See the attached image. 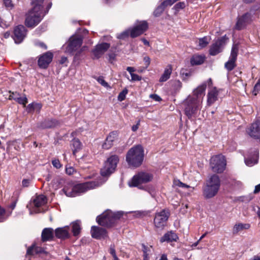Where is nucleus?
<instances>
[{"instance_id": "f257e3e1", "label": "nucleus", "mask_w": 260, "mask_h": 260, "mask_svg": "<svg viewBox=\"0 0 260 260\" xmlns=\"http://www.w3.org/2000/svg\"><path fill=\"white\" fill-rule=\"evenodd\" d=\"M206 88L205 83L199 85L193 90L192 95H188L183 101L185 114L188 119L195 116L201 110Z\"/></svg>"}, {"instance_id": "f03ea898", "label": "nucleus", "mask_w": 260, "mask_h": 260, "mask_svg": "<svg viewBox=\"0 0 260 260\" xmlns=\"http://www.w3.org/2000/svg\"><path fill=\"white\" fill-rule=\"evenodd\" d=\"M44 0H31L32 6L26 15L25 24L28 27H34L37 25L44 17L43 2Z\"/></svg>"}, {"instance_id": "7ed1b4c3", "label": "nucleus", "mask_w": 260, "mask_h": 260, "mask_svg": "<svg viewBox=\"0 0 260 260\" xmlns=\"http://www.w3.org/2000/svg\"><path fill=\"white\" fill-rule=\"evenodd\" d=\"M144 149L141 145L132 147L127 152L126 161L129 166L137 168L141 165L144 159Z\"/></svg>"}, {"instance_id": "20e7f679", "label": "nucleus", "mask_w": 260, "mask_h": 260, "mask_svg": "<svg viewBox=\"0 0 260 260\" xmlns=\"http://www.w3.org/2000/svg\"><path fill=\"white\" fill-rule=\"evenodd\" d=\"M124 214V212L121 211L113 212L111 210H107L97 217L96 221L102 226L110 227L114 224L117 220L120 219Z\"/></svg>"}, {"instance_id": "39448f33", "label": "nucleus", "mask_w": 260, "mask_h": 260, "mask_svg": "<svg viewBox=\"0 0 260 260\" xmlns=\"http://www.w3.org/2000/svg\"><path fill=\"white\" fill-rule=\"evenodd\" d=\"M226 163L225 157L221 154L213 156L210 161V166L214 172L222 173L226 167Z\"/></svg>"}, {"instance_id": "423d86ee", "label": "nucleus", "mask_w": 260, "mask_h": 260, "mask_svg": "<svg viewBox=\"0 0 260 260\" xmlns=\"http://www.w3.org/2000/svg\"><path fill=\"white\" fill-rule=\"evenodd\" d=\"M118 161L119 157L117 155H113L109 157L105 162L104 166L101 170V175L107 176L113 173Z\"/></svg>"}, {"instance_id": "0eeeda50", "label": "nucleus", "mask_w": 260, "mask_h": 260, "mask_svg": "<svg viewBox=\"0 0 260 260\" xmlns=\"http://www.w3.org/2000/svg\"><path fill=\"white\" fill-rule=\"evenodd\" d=\"M153 176L147 172H141L135 175L128 182L130 187H137L142 183H147L152 180Z\"/></svg>"}, {"instance_id": "6e6552de", "label": "nucleus", "mask_w": 260, "mask_h": 260, "mask_svg": "<svg viewBox=\"0 0 260 260\" xmlns=\"http://www.w3.org/2000/svg\"><path fill=\"white\" fill-rule=\"evenodd\" d=\"M83 40L81 36H72L67 45L63 46L66 53L72 54L77 50L81 46Z\"/></svg>"}, {"instance_id": "1a4fd4ad", "label": "nucleus", "mask_w": 260, "mask_h": 260, "mask_svg": "<svg viewBox=\"0 0 260 260\" xmlns=\"http://www.w3.org/2000/svg\"><path fill=\"white\" fill-rule=\"evenodd\" d=\"M170 216V212L167 209H163L155 214L154 224L155 228L162 229L166 225L167 221Z\"/></svg>"}, {"instance_id": "9d476101", "label": "nucleus", "mask_w": 260, "mask_h": 260, "mask_svg": "<svg viewBox=\"0 0 260 260\" xmlns=\"http://www.w3.org/2000/svg\"><path fill=\"white\" fill-rule=\"evenodd\" d=\"M101 184L97 181H92L86 182L83 183H80L74 185V189L76 192V196L84 193L88 190L93 189L99 186Z\"/></svg>"}, {"instance_id": "9b49d317", "label": "nucleus", "mask_w": 260, "mask_h": 260, "mask_svg": "<svg viewBox=\"0 0 260 260\" xmlns=\"http://www.w3.org/2000/svg\"><path fill=\"white\" fill-rule=\"evenodd\" d=\"M238 51V45L236 44H233L229 60L224 64L225 68L229 72L232 71L236 67V61L237 60Z\"/></svg>"}, {"instance_id": "f8f14e48", "label": "nucleus", "mask_w": 260, "mask_h": 260, "mask_svg": "<svg viewBox=\"0 0 260 260\" xmlns=\"http://www.w3.org/2000/svg\"><path fill=\"white\" fill-rule=\"evenodd\" d=\"M110 44L108 43H101L98 44L92 50L93 59H99L109 49Z\"/></svg>"}, {"instance_id": "ddd939ff", "label": "nucleus", "mask_w": 260, "mask_h": 260, "mask_svg": "<svg viewBox=\"0 0 260 260\" xmlns=\"http://www.w3.org/2000/svg\"><path fill=\"white\" fill-rule=\"evenodd\" d=\"M26 35V29L22 25H19L15 27L14 30L13 39L17 44L21 43Z\"/></svg>"}, {"instance_id": "4468645a", "label": "nucleus", "mask_w": 260, "mask_h": 260, "mask_svg": "<svg viewBox=\"0 0 260 260\" xmlns=\"http://www.w3.org/2000/svg\"><path fill=\"white\" fill-rule=\"evenodd\" d=\"M53 55L50 51L47 52L41 55L38 60L39 67L41 69H46L52 61Z\"/></svg>"}, {"instance_id": "2eb2a0df", "label": "nucleus", "mask_w": 260, "mask_h": 260, "mask_svg": "<svg viewBox=\"0 0 260 260\" xmlns=\"http://www.w3.org/2000/svg\"><path fill=\"white\" fill-rule=\"evenodd\" d=\"M148 28L146 21L141 22L138 25L132 29H129L131 37L135 38L142 34Z\"/></svg>"}, {"instance_id": "dca6fc26", "label": "nucleus", "mask_w": 260, "mask_h": 260, "mask_svg": "<svg viewBox=\"0 0 260 260\" xmlns=\"http://www.w3.org/2000/svg\"><path fill=\"white\" fill-rule=\"evenodd\" d=\"M118 138V132L117 131H112L107 136L105 142L103 144L102 147L104 149H109L113 145V143L117 140Z\"/></svg>"}, {"instance_id": "f3484780", "label": "nucleus", "mask_w": 260, "mask_h": 260, "mask_svg": "<svg viewBox=\"0 0 260 260\" xmlns=\"http://www.w3.org/2000/svg\"><path fill=\"white\" fill-rule=\"evenodd\" d=\"M91 235L92 238L96 239H105L108 237L107 232L105 229L96 226L91 227Z\"/></svg>"}, {"instance_id": "a211bd4d", "label": "nucleus", "mask_w": 260, "mask_h": 260, "mask_svg": "<svg viewBox=\"0 0 260 260\" xmlns=\"http://www.w3.org/2000/svg\"><path fill=\"white\" fill-rule=\"evenodd\" d=\"M247 132L250 137L260 139V121L257 120L253 123L247 129Z\"/></svg>"}, {"instance_id": "6ab92c4d", "label": "nucleus", "mask_w": 260, "mask_h": 260, "mask_svg": "<svg viewBox=\"0 0 260 260\" xmlns=\"http://www.w3.org/2000/svg\"><path fill=\"white\" fill-rule=\"evenodd\" d=\"M251 20V15L249 13H246L238 19L235 25V29L241 30Z\"/></svg>"}, {"instance_id": "aec40b11", "label": "nucleus", "mask_w": 260, "mask_h": 260, "mask_svg": "<svg viewBox=\"0 0 260 260\" xmlns=\"http://www.w3.org/2000/svg\"><path fill=\"white\" fill-rule=\"evenodd\" d=\"M224 45L223 39L217 40L210 47L209 50L210 54L211 55H216L222 50Z\"/></svg>"}, {"instance_id": "412c9836", "label": "nucleus", "mask_w": 260, "mask_h": 260, "mask_svg": "<svg viewBox=\"0 0 260 260\" xmlns=\"http://www.w3.org/2000/svg\"><path fill=\"white\" fill-rule=\"evenodd\" d=\"M46 202L47 199L45 196L41 194L37 196L34 200V204L36 208L34 209L33 211H30V214H31L33 213H37L41 212V210L37 208L43 206L46 203Z\"/></svg>"}, {"instance_id": "4be33fe9", "label": "nucleus", "mask_w": 260, "mask_h": 260, "mask_svg": "<svg viewBox=\"0 0 260 260\" xmlns=\"http://www.w3.org/2000/svg\"><path fill=\"white\" fill-rule=\"evenodd\" d=\"M219 90L215 87L209 89L207 94V105L210 106L218 100Z\"/></svg>"}, {"instance_id": "5701e85b", "label": "nucleus", "mask_w": 260, "mask_h": 260, "mask_svg": "<svg viewBox=\"0 0 260 260\" xmlns=\"http://www.w3.org/2000/svg\"><path fill=\"white\" fill-rule=\"evenodd\" d=\"M218 191L215 188L206 184L203 189V194L205 199H211L215 197Z\"/></svg>"}, {"instance_id": "b1692460", "label": "nucleus", "mask_w": 260, "mask_h": 260, "mask_svg": "<svg viewBox=\"0 0 260 260\" xmlns=\"http://www.w3.org/2000/svg\"><path fill=\"white\" fill-rule=\"evenodd\" d=\"M178 239V237L177 234L171 231L166 233L160 239V242L163 243L165 242H172L173 241H177Z\"/></svg>"}, {"instance_id": "393cba45", "label": "nucleus", "mask_w": 260, "mask_h": 260, "mask_svg": "<svg viewBox=\"0 0 260 260\" xmlns=\"http://www.w3.org/2000/svg\"><path fill=\"white\" fill-rule=\"evenodd\" d=\"M206 184L219 190L220 186V180L218 175H212L206 182Z\"/></svg>"}, {"instance_id": "a878e982", "label": "nucleus", "mask_w": 260, "mask_h": 260, "mask_svg": "<svg viewBox=\"0 0 260 260\" xmlns=\"http://www.w3.org/2000/svg\"><path fill=\"white\" fill-rule=\"evenodd\" d=\"M59 124L58 121L54 119L45 120L40 124V127L41 128H50L58 126Z\"/></svg>"}, {"instance_id": "bb28decb", "label": "nucleus", "mask_w": 260, "mask_h": 260, "mask_svg": "<svg viewBox=\"0 0 260 260\" xmlns=\"http://www.w3.org/2000/svg\"><path fill=\"white\" fill-rule=\"evenodd\" d=\"M41 237L43 242L52 240L53 238V229L50 228H45L42 232Z\"/></svg>"}, {"instance_id": "cd10ccee", "label": "nucleus", "mask_w": 260, "mask_h": 260, "mask_svg": "<svg viewBox=\"0 0 260 260\" xmlns=\"http://www.w3.org/2000/svg\"><path fill=\"white\" fill-rule=\"evenodd\" d=\"M68 228H58L55 230V236L59 239H66L69 237Z\"/></svg>"}, {"instance_id": "c85d7f7f", "label": "nucleus", "mask_w": 260, "mask_h": 260, "mask_svg": "<svg viewBox=\"0 0 260 260\" xmlns=\"http://www.w3.org/2000/svg\"><path fill=\"white\" fill-rule=\"evenodd\" d=\"M172 67L171 65L169 64L165 68L164 72L159 78V81L160 82H164L167 81L171 76L172 73Z\"/></svg>"}, {"instance_id": "c756f323", "label": "nucleus", "mask_w": 260, "mask_h": 260, "mask_svg": "<svg viewBox=\"0 0 260 260\" xmlns=\"http://www.w3.org/2000/svg\"><path fill=\"white\" fill-rule=\"evenodd\" d=\"M205 59V57L203 55L194 54L190 59V63L192 66L200 65L202 64Z\"/></svg>"}, {"instance_id": "7c9ffc66", "label": "nucleus", "mask_w": 260, "mask_h": 260, "mask_svg": "<svg viewBox=\"0 0 260 260\" xmlns=\"http://www.w3.org/2000/svg\"><path fill=\"white\" fill-rule=\"evenodd\" d=\"M62 191L64 194L69 197H76V193L74 189V186L72 185H69L65 186L62 189Z\"/></svg>"}, {"instance_id": "2f4dec72", "label": "nucleus", "mask_w": 260, "mask_h": 260, "mask_svg": "<svg viewBox=\"0 0 260 260\" xmlns=\"http://www.w3.org/2000/svg\"><path fill=\"white\" fill-rule=\"evenodd\" d=\"M250 225L249 223H240L236 224L233 229V234H237L238 232L243 230L249 229Z\"/></svg>"}, {"instance_id": "473e14b6", "label": "nucleus", "mask_w": 260, "mask_h": 260, "mask_svg": "<svg viewBox=\"0 0 260 260\" xmlns=\"http://www.w3.org/2000/svg\"><path fill=\"white\" fill-rule=\"evenodd\" d=\"M72 231L74 236H77L80 233L81 228V222L79 220H76L72 223Z\"/></svg>"}, {"instance_id": "72a5a7b5", "label": "nucleus", "mask_w": 260, "mask_h": 260, "mask_svg": "<svg viewBox=\"0 0 260 260\" xmlns=\"http://www.w3.org/2000/svg\"><path fill=\"white\" fill-rule=\"evenodd\" d=\"M44 252V248L36 246L35 245H32L31 247L28 248L27 250V254H34V253H42Z\"/></svg>"}, {"instance_id": "f704fd0d", "label": "nucleus", "mask_w": 260, "mask_h": 260, "mask_svg": "<svg viewBox=\"0 0 260 260\" xmlns=\"http://www.w3.org/2000/svg\"><path fill=\"white\" fill-rule=\"evenodd\" d=\"M73 146V153L75 155L76 153L82 148V143L78 139H73L72 141Z\"/></svg>"}, {"instance_id": "c9c22d12", "label": "nucleus", "mask_w": 260, "mask_h": 260, "mask_svg": "<svg viewBox=\"0 0 260 260\" xmlns=\"http://www.w3.org/2000/svg\"><path fill=\"white\" fill-rule=\"evenodd\" d=\"M165 8L163 6V5L161 4L159 6H158L156 9L154 10L153 14L155 17L159 16L162 13L164 12Z\"/></svg>"}, {"instance_id": "e433bc0d", "label": "nucleus", "mask_w": 260, "mask_h": 260, "mask_svg": "<svg viewBox=\"0 0 260 260\" xmlns=\"http://www.w3.org/2000/svg\"><path fill=\"white\" fill-rule=\"evenodd\" d=\"M128 93V90L126 88L124 89L122 91H121L118 95V100L120 102L123 101L126 97V95Z\"/></svg>"}, {"instance_id": "4c0bfd02", "label": "nucleus", "mask_w": 260, "mask_h": 260, "mask_svg": "<svg viewBox=\"0 0 260 260\" xmlns=\"http://www.w3.org/2000/svg\"><path fill=\"white\" fill-rule=\"evenodd\" d=\"M208 44L207 37L200 38L199 40V46L201 48L205 47Z\"/></svg>"}, {"instance_id": "58836bf2", "label": "nucleus", "mask_w": 260, "mask_h": 260, "mask_svg": "<svg viewBox=\"0 0 260 260\" xmlns=\"http://www.w3.org/2000/svg\"><path fill=\"white\" fill-rule=\"evenodd\" d=\"M14 100L17 102L19 104H22L24 106H25L27 103V99L25 96L23 97H20L19 96L18 98L15 97Z\"/></svg>"}, {"instance_id": "ea45409f", "label": "nucleus", "mask_w": 260, "mask_h": 260, "mask_svg": "<svg viewBox=\"0 0 260 260\" xmlns=\"http://www.w3.org/2000/svg\"><path fill=\"white\" fill-rule=\"evenodd\" d=\"M257 159H253L251 158H245V163L247 166H252L253 165L257 164Z\"/></svg>"}, {"instance_id": "a19ab883", "label": "nucleus", "mask_w": 260, "mask_h": 260, "mask_svg": "<svg viewBox=\"0 0 260 260\" xmlns=\"http://www.w3.org/2000/svg\"><path fill=\"white\" fill-rule=\"evenodd\" d=\"M185 7V3L183 2H180L177 3L174 6V9L176 11H179L181 9H183Z\"/></svg>"}, {"instance_id": "79ce46f5", "label": "nucleus", "mask_w": 260, "mask_h": 260, "mask_svg": "<svg viewBox=\"0 0 260 260\" xmlns=\"http://www.w3.org/2000/svg\"><path fill=\"white\" fill-rule=\"evenodd\" d=\"M259 91H260V80L258 79L257 83L254 85L252 92L254 95H256L258 94V93Z\"/></svg>"}, {"instance_id": "37998d69", "label": "nucleus", "mask_w": 260, "mask_h": 260, "mask_svg": "<svg viewBox=\"0 0 260 260\" xmlns=\"http://www.w3.org/2000/svg\"><path fill=\"white\" fill-rule=\"evenodd\" d=\"M130 33L129 30H126L120 33L117 36V38L119 39H124L125 38L127 37L128 36L129 34Z\"/></svg>"}, {"instance_id": "c03bdc74", "label": "nucleus", "mask_w": 260, "mask_h": 260, "mask_svg": "<svg viewBox=\"0 0 260 260\" xmlns=\"http://www.w3.org/2000/svg\"><path fill=\"white\" fill-rule=\"evenodd\" d=\"M143 256H144V260H148L149 257L148 255L149 253H148V248L145 246L144 245H143Z\"/></svg>"}, {"instance_id": "a18cd8bd", "label": "nucleus", "mask_w": 260, "mask_h": 260, "mask_svg": "<svg viewBox=\"0 0 260 260\" xmlns=\"http://www.w3.org/2000/svg\"><path fill=\"white\" fill-rule=\"evenodd\" d=\"M176 2V0H166L164 1L161 4L163 6L166 8L167 6H172L175 2Z\"/></svg>"}, {"instance_id": "49530a36", "label": "nucleus", "mask_w": 260, "mask_h": 260, "mask_svg": "<svg viewBox=\"0 0 260 260\" xmlns=\"http://www.w3.org/2000/svg\"><path fill=\"white\" fill-rule=\"evenodd\" d=\"M52 164L53 166L54 167L59 169L61 167V165L58 159H55L52 160Z\"/></svg>"}, {"instance_id": "de8ad7c7", "label": "nucleus", "mask_w": 260, "mask_h": 260, "mask_svg": "<svg viewBox=\"0 0 260 260\" xmlns=\"http://www.w3.org/2000/svg\"><path fill=\"white\" fill-rule=\"evenodd\" d=\"M174 183L176 185L180 187H186V188H189V186L188 185L182 183L180 180H176L174 181Z\"/></svg>"}, {"instance_id": "09e8293b", "label": "nucleus", "mask_w": 260, "mask_h": 260, "mask_svg": "<svg viewBox=\"0 0 260 260\" xmlns=\"http://www.w3.org/2000/svg\"><path fill=\"white\" fill-rule=\"evenodd\" d=\"M97 81L100 84H101L103 86H104V87L108 86V83L105 81V80L104 79V78L103 77H99L97 79Z\"/></svg>"}, {"instance_id": "8fccbe9b", "label": "nucleus", "mask_w": 260, "mask_h": 260, "mask_svg": "<svg viewBox=\"0 0 260 260\" xmlns=\"http://www.w3.org/2000/svg\"><path fill=\"white\" fill-rule=\"evenodd\" d=\"M4 4L8 8L12 9L13 7V4L11 0H4Z\"/></svg>"}, {"instance_id": "3c124183", "label": "nucleus", "mask_w": 260, "mask_h": 260, "mask_svg": "<svg viewBox=\"0 0 260 260\" xmlns=\"http://www.w3.org/2000/svg\"><path fill=\"white\" fill-rule=\"evenodd\" d=\"M131 81H140L142 79L141 77L139 76L137 74L133 73V74L131 75Z\"/></svg>"}, {"instance_id": "603ef678", "label": "nucleus", "mask_w": 260, "mask_h": 260, "mask_svg": "<svg viewBox=\"0 0 260 260\" xmlns=\"http://www.w3.org/2000/svg\"><path fill=\"white\" fill-rule=\"evenodd\" d=\"M10 92V94L9 96V100H14V98L15 97V98H18L19 96H20V94L18 93V92Z\"/></svg>"}, {"instance_id": "864d4df0", "label": "nucleus", "mask_w": 260, "mask_h": 260, "mask_svg": "<svg viewBox=\"0 0 260 260\" xmlns=\"http://www.w3.org/2000/svg\"><path fill=\"white\" fill-rule=\"evenodd\" d=\"M109 253L112 255L113 257L116 255V251L115 249V245L114 244L110 245Z\"/></svg>"}, {"instance_id": "5fc2aeb1", "label": "nucleus", "mask_w": 260, "mask_h": 260, "mask_svg": "<svg viewBox=\"0 0 260 260\" xmlns=\"http://www.w3.org/2000/svg\"><path fill=\"white\" fill-rule=\"evenodd\" d=\"M150 98L155 101L159 102L161 100V98L156 94H151L150 95Z\"/></svg>"}, {"instance_id": "6e6d98bb", "label": "nucleus", "mask_w": 260, "mask_h": 260, "mask_svg": "<svg viewBox=\"0 0 260 260\" xmlns=\"http://www.w3.org/2000/svg\"><path fill=\"white\" fill-rule=\"evenodd\" d=\"M35 104L31 103L28 105L26 107V110L28 112H31L35 110Z\"/></svg>"}, {"instance_id": "4d7b16f0", "label": "nucleus", "mask_w": 260, "mask_h": 260, "mask_svg": "<svg viewBox=\"0 0 260 260\" xmlns=\"http://www.w3.org/2000/svg\"><path fill=\"white\" fill-rule=\"evenodd\" d=\"M143 60L146 67L147 68L150 63V58L147 56H145L143 58Z\"/></svg>"}, {"instance_id": "13d9d810", "label": "nucleus", "mask_w": 260, "mask_h": 260, "mask_svg": "<svg viewBox=\"0 0 260 260\" xmlns=\"http://www.w3.org/2000/svg\"><path fill=\"white\" fill-rule=\"evenodd\" d=\"M174 86L176 89L180 90L182 87V83L179 80L176 81Z\"/></svg>"}, {"instance_id": "bf43d9fd", "label": "nucleus", "mask_w": 260, "mask_h": 260, "mask_svg": "<svg viewBox=\"0 0 260 260\" xmlns=\"http://www.w3.org/2000/svg\"><path fill=\"white\" fill-rule=\"evenodd\" d=\"M140 124V120H138L136 124L133 125V126L132 127V130L133 132H136L138 130V129L139 128Z\"/></svg>"}, {"instance_id": "052dcab7", "label": "nucleus", "mask_w": 260, "mask_h": 260, "mask_svg": "<svg viewBox=\"0 0 260 260\" xmlns=\"http://www.w3.org/2000/svg\"><path fill=\"white\" fill-rule=\"evenodd\" d=\"M30 183V180L28 179H23L22 181V186L24 187H27Z\"/></svg>"}, {"instance_id": "680f3d73", "label": "nucleus", "mask_w": 260, "mask_h": 260, "mask_svg": "<svg viewBox=\"0 0 260 260\" xmlns=\"http://www.w3.org/2000/svg\"><path fill=\"white\" fill-rule=\"evenodd\" d=\"M74 172V169L73 167H69L66 168V173L69 175H72Z\"/></svg>"}, {"instance_id": "e2e57ef3", "label": "nucleus", "mask_w": 260, "mask_h": 260, "mask_svg": "<svg viewBox=\"0 0 260 260\" xmlns=\"http://www.w3.org/2000/svg\"><path fill=\"white\" fill-rule=\"evenodd\" d=\"M253 209V210L256 212V214L260 218V208L258 206H254Z\"/></svg>"}, {"instance_id": "0e129e2a", "label": "nucleus", "mask_w": 260, "mask_h": 260, "mask_svg": "<svg viewBox=\"0 0 260 260\" xmlns=\"http://www.w3.org/2000/svg\"><path fill=\"white\" fill-rule=\"evenodd\" d=\"M126 70L129 73L130 75H132L135 71V69L134 67H128Z\"/></svg>"}, {"instance_id": "69168bd1", "label": "nucleus", "mask_w": 260, "mask_h": 260, "mask_svg": "<svg viewBox=\"0 0 260 260\" xmlns=\"http://www.w3.org/2000/svg\"><path fill=\"white\" fill-rule=\"evenodd\" d=\"M204 83H205L206 85L208 84L209 87H212L213 85L212 80L211 78H209L207 82H204L203 84ZM202 84H203V83Z\"/></svg>"}, {"instance_id": "338daca9", "label": "nucleus", "mask_w": 260, "mask_h": 260, "mask_svg": "<svg viewBox=\"0 0 260 260\" xmlns=\"http://www.w3.org/2000/svg\"><path fill=\"white\" fill-rule=\"evenodd\" d=\"M109 61L111 63L115 60V55L114 54H110L109 55Z\"/></svg>"}, {"instance_id": "774afa93", "label": "nucleus", "mask_w": 260, "mask_h": 260, "mask_svg": "<svg viewBox=\"0 0 260 260\" xmlns=\"http://www.w3.org/2000/svg\"><path fill=\"white\" fill-rule=\"evenodd\" d=\"M260 191V184L257 185L255 187V189L254 190V193H257Z\"/></svg>"}]
</instances>
